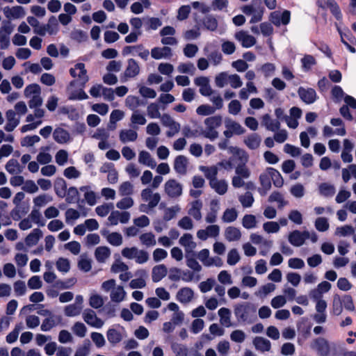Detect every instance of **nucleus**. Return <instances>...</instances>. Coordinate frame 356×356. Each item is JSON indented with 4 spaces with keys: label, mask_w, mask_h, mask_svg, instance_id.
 Listing matches in <instances>:
<instances>
[{
    "label": "nucleus",
    "mask_w": 356,
    "mask_h": 356,
    "mask_svg": "<svg viewBox=\"0 0 356 356\" xmlns=\"http://www.w3.org/2000/svg\"><path fill=\"white\" fill-rule=\"evenodd\" d=\"M234 315L239 322L251 323L256 318V307L249 302L238 303L234 306Z\"/></svg>",
    "instance_id": "1"
},
{
    "label": "nucleus",
    "mask_w": 356,
    "mask_h": 356,
    "mask_svg": "<svg viewBox=\"0 0 356 356\" xmlns=\"http://www.w3.org/2000/svg\"><path fill=\"white\" fill-rule=\"evenodd\" d=\"M70 74L74 78L76 76L79 77L78 81H79V86L81 88H84L86 83L89 80V78L87 75V70L85 67V64L83 63H76L74 65V68H70Z\"/></svg>",
    "instance_id": "2"
},
{
    "label": "nucleus",
    "mask_w": 356,
    "mask_h": 356,
    "mask_svg": "<svg viewBox=\"0 0 356 356\" xmlns=\"http://www.w3.org/2000/svg\"><path fill=\"white\" fill-rule=\"evenodd\" d=\"M316 5L318 8L323 10L329 8L330 13L336 18L337 20L340 21L342 19L343 15L339 8V6L335 0H327L323 2L322 0H318Z\"/></svg>",
    "instance_id": "3"
},
{
    "label": "nucleus",
    "mask_w": 356,
    "mask_h": 356,
    "mask_svg": "<svg viewBox=\"0 0 356 356\" xmlns=\"http://www.w3.org/2000/svg\"><path fill=\"white\" fill-rule=\"evenodd\" d=\"M310 234L308 231L300 232L299 230H294L289 235V243L296 247L302 245L305 241L309 238Z\"/></svg>",
    "instance_id": "4"
},
{
    "label": "nucleus",
    "mask_w": 356,
    "mask_h": 356,
    "mask_svg": "<svg viewBox=\"0 0 356 356\" xmlns=\"http://www.w3.org/2000/svg\"><path fill=\"white\" fill-rule=\"evenodd\" d=\"M312 348L315 349L319 356H330L331 348L327 339L318 337L314 340Z\"/></svg>",
    "instance_id": "5"
},
{
    "label": "nucleus",
    "mask_w": 356,
    "mask_h": 356,
    "mask_svg": "<svg viewBox=\"0 0 356 356\" xmlns=\"http://www.w3.org/2000/svg\"><path fill=\"white\" fill-rule=\"evenodd\" d=\"M165 191L169 197H177L182 194V186L175 179H169L165 184Z\"/></svg>",
    "instance_id": "6"
},
{
    "label": "nucleus",
    "mask_w": 356,
    "mask_h": 356,
    "mask_svg": "<svg viewBox=\"0 0 356 356\" xmlns=\"http://www.w3.org/2000/svg\"><path fill=\"white\" fill-rule=\"evenodd\" d=\"M83 317L84 321L92 327L100 328L104 325V321L98 318L95 312L90 309L84 311Z\"/></svg>",
    "instance_id": "7"
},
{
    "label": "nucleus",
    "mask_w": 356,
    "mask_h": 356,
    "mask_svg": "<svg viewBox=\"0 0 356 356\" xmlns=\"http://www.w3.org/2000/svg\"><path fill=\"white\" fill-rule=\"evenodd\" d=\"M298 94L302 102L307 104L314 103L316 99V92L313 88L305 89L300 87L298 90Z\"/></svg>",
    "instance_id": "8"
},
{
    "label": "nucleus",
    "mask_w": 356,
    "mask_h": 356,
    "mask_svg": "<svg viewBox=\"0 0 356 356\" xmlns=\"http://www.w3.org/2000/svg\"><path fill=\"white\" fill-rule=\"evenodd\" d=\"M54 140L59 144H64L71 140L70 134L68 131L61 127H57L53 132Z\"/></svg>",
    "instance_id": "9"
},
{
    "label": "nucleus",
    "mask_w": 356,
    "mask_h": 356,
    "mask_svg": "<svg viewBox=\"0 0 356 356\" xmlns=\"http://www.w3.org/2000/svg\"><path fill=\"white\" fill-rule=\"evenodd\" d=\"M188 159L184 155L177 156L174 161V169L177 173L184 175L187 172Z\"/></svg>",
    "instance_id": "10"
},
{
    "label": "nucleus",
    "mask_w": 356,
    "mask_h": 356,
    "mask_svg": "<svg viewBox=\"0 0 356 356\" xmlns=\"http://www.w3.org/2000/svg\"><path fill=\"white\" fill-rule=\"evenodd\" d=\"M16 113L15 112L10 109L6 111V116L7 118V122L4 127V129L10 132L13 131L15 127L19 124V120L15 118Z\"/></svg>",
    "instance_id": "11"
},
{
    "label": "nucleus",
    "mask_w": 356,
    "mask_h": 356,
    "mask_svg": "<svg viewBox=\"0 0 356 356\" xmlns=\"http://www.w3.org/2000/svg\"><path fill=\"white\" fill-rule=\"evenodd\" d=\"M140 72V67L137 61L134 58H129L127 60V66L124 71V75L129 78H133L137 76Z\"/></svg>",
    "instance_id": "12"
},
{
    "label": "nucleus",
    "mask_w": 356,
    "mask_h": 356,
    "mask_svg": "<svg viewBox=\"0 0 356 356\" xmlns=\"http://www.w3.org/2000/svg\"><path fill=\"white\" fill-rule=\"evenodd\" d=\"M194 292L189 287H183L177 293V299L181 303H188L193 298Z\"/></svg>",
    "instance_id": "13"
},
{
    "label": "nucleus",
    "mask_w": 356,
    "mask_h": 356,
    "mask_svg": "<svg viewBox=\"0 0 356 356\" xmlns=\"http://www.w3.org/2000/svg\"><path fill=\"white\" fill-rule=\"evenodd\" d=\"M168 270L164 264L155 266L152 268V279L154 282H159L167 275Z\"/></svg>",
    "instance_id": "14"
},
{
    "label": "nucleus",
    "mask_w": 356,
    "mask_h": 356,
    "mask_svg": "<svg viewBox=\"0 0 356 356\" xmlns=\"http://www.w3.org/2000/svg\"><path fill=\"white\" fill-rule=\"evenodd\" d=\"M266 172L268 173L275 187L280 188L283 186V177L277 170L272 167H268L266 168Z\"/></svg>",
    "instance_id": "15"
},
{
    "label": "nucleus",
    "mask_w": 356,
    "mask_h": 356,
    "mask_svg": "<svg viewBox=\"0 0 356 356\" xmlns=\"http://www.w3.org/2000/svg\"><path fill=\"white\" fill-rule=\"evenodd\" d=\"M262 123L268 130L271 131H276L280 128V122L278 120H272L268 113L263 115Z\"/></svg>",
    "instance_id": "16"
},
{
    "label": "nucleus",
    "mask_w": 356,
    "mask_h": 356,
    "mask_svg": "<svg viewBox=\"0 0 356 356\" xmlns=\"http://www.w3.org/2000/svg\"><path fill=\"white\" fill-rule=\"evenodd\" d=\"M106 337L108 342L112 346H115L119 343L123 339L120 332L114 327H110L106 332Z\"/></svg>",
    "instance_id": "17"
},
{
    "label": "nucleus",
    "mask_w": 356,
    "mask_h": 356,
    "mask_svg": "<svg viewBox=\"0 0 356 356\" xmlns=\"http://www.w3.org/2000/svg\"><path fill=\"white\" fill-rule=\"evenodd\" d=\"M42 236V232L40 229H33L32 232L26 236L24 240L25 243L29 247L35 245Z\"/></svg>",
    "instance_id": "18"
},
{
    "label": "nucleus",
    "mask_w": 356,
    "mask_h": 356,
    "mask_svg": "<svg viewBox=\"0 0 356 356\" xmlns=\"http://www.w3.org/2000/svg\"><path fill=\"white\" fill-rule=\"evenodd\" d=\"M54 191L59 197H64L67 192V184L62 177H58L54 181Z\"/></svg>",
    "instance_id": "19"
},
{
    "label": "nucleus",
    "mask_w": 356,
    "mask_h": 356,
    "mask_svg": "<svg viewBox=\"0 0 356 356\" xmlns=\"http://www.w3.org/2000/svg\"><path fill=\"white\" fill-rule=\"evenodd\" d=\"M253 343L257 350L262 352L269 351L271 348L270 341L261 337H256L253 340Z\"/></svg>",
    "instance_id": "20"
},
{
    "label": "nucleus",
    "mask_w": 356,
    "mask_h": 356,
    "mask_svg": "<svg viewBox=\"0 0 356 356\" xmlns=\"http://www.w3.org/2000/svg\"><path fill=\"white\" fill-rule=\"evenodd\" d=\"M138 138V134L132 129H122L120 133V140L122 143L134 142Z\"/></svg>",
    "instance_id": "21"
},
{
    "label": "nucleus",
    "mask_w": 356,
    "mask_h": 356,
    "mask_svg": "<svg viewBox=\"0 0 356 356\" xmlns=\"http://www.w3.org/2000/svg\"><path fill=\"white\" fill-rule=\"evenodd\" d=\"M138 161L140 163L150 167L152 169L156 165L154 159H152L150 154L146 151H141L139 153Z\"/></svg>",
    "instance_id": "22"
},
{
    "label": "nucleus",
    "mask_w": 356,
    "mask_h": 356,
    "mask_svg": "<svg viewBox=\"0 0 356 356\" xmlns=\"http://www.w3.org/2000/svg\"><path fill=\"white\" fill-rule=\"evenodd\" d=\"M225 235L228 241H238L241 237L240 229L232 226L226 228Z\"/></svg>",
    "instance_id": "23"
},
{
    "label": "nucleus",
    "mask_w": 356,
    "mask_h": 356,
    "mask_svg": "<svg viewBox=\"0 0 356 356\" xmlns=\"http://www.w3.org/2000/svg\"><path fill=\"white\" fill-rule=\"evenodd\" d=\"M202 202L201 200H197L193 201L191 208L188 210V214L192 216L196 220H200L202 218Z\"/></svg>",
    "instance_id": "24"
},
{
    "label": "nucleus",
    "mask_w": 356,
    "mask_h": 356,
    "mask_svg": "<svg viewBox=\"0 0 356 356\" xmlns=\"http://www.w3.org/2000/svg\"><path fill=\"white\" fill-rule=\"evenodd\" d=\"M111 255V250L106 246H99L96 248L95 256L97 261L104 262Z\"/></svg>",
    "instance_id": "25"
},
{
    "label": "nucleus",
    "mask_w": 356,
    "mask_h": 356,
    "mask_svg": "<svg viewBox=\"0 0 356 356\" xmlns=\"http://www.w3.org/2000/svg\"><path fill=\"white\" fill-rule=\"evenodd\" d=\"M209 185L219 195H224L227 191V184L225 180H211Z\"/></svg>",
    "instance_id": "26"
},
{
    "label": "nucleus",
    "mask_w": 356,
    "mask_h": 356,
    "mask_svg": "<svg viewBox=\"0 0 356 356\" xmlns=\"http://www.w3.org/2000/svg\"><path fill=\"white\" fill-rule=\"evenodd\" d=\"M204 27L211 31H214L218 27V21L215 17L211 15H207L202 19Z\"/></svg>",
    "instance_id": "27"
},
{
    "label": "nucleus",
    "mask_w": 356,
    "mask_h": 356,
    "mask_svg": "<svg viewBox=\"0 0 356 356\" xmlns=\"http://www.w3.org/2000/svg\"><path fill=\"white\" fill-rule=\"evenodd\" d=\"M225 127L236 135H241L245 132V129L239 123L229 119L225 121Z\"/></svg>",
    "instance_id": "28"
},
{
    "label": "nucleus",
    "mask_w": 356,
    "mask_h": 356,
    "mask_svg": "<svg viewBox=\"0 0 356 356\" xmlns=\"http://www.w3.org/2000/svg\"><path fill=\"white\" fill-rule=\"evenodd\" d=\"M179 243L186 248V252L188 249L193 250L196 247V243L193 241V236L191 234H184L179 239Z\"/></svg>",
    "instance_id": "29"
},
{
    "label": "nucleus",
    "mask_w": 356,
    "mask_h": 356,
    "mask_svg": "<svg viewBox=\"0 0 356 356\" xmlns=\"http://www.w3.org/2000/svg\"><path fill=\"white\" fill-rule=\"evenodd\" d=\"M259 181L263 188V192L260 191L261 195H266V192L271 188V181L268 173H262L259 176Z\"/></svg>",
    "instance_id": "30"
},
{
    "label": "nucleus",
    "mask_w": 356,
    "mask_h": 356,
    "mask_svg": "<svg viewBox=\"0 0 356 356\" xmlns=\"http://www.w3.org/2000/svg\"><path fill=\"white\" fill-rule=\"evenodd\" d=\"M319 193L324 197H332L335 193V188L327 183H322L318 186Z\"/></svg>",
    "instance_id": "31"
},
{
    "label": "nucleus",
    "mask_w": 356,
    "mask_h": 356,
    "mask_svg": "<svg viewBox=\"0 0 356 356\" xmlns=\"http://www.w3.org/2000/svg\"><path fill=\"white\" fill-rule=\"evenodd\" d=\"M261 143V138L257 134H253L248 136L245 140V143L250 149H256L259 147Z\"/></svg>",
    "instance_id": "32"
},
{
    "label": "nucleus",
    "mask_w": 356,
    "mask_h": 356,
    "mask_svg": "<svg viewBox=\"0 0 356 356\" xmlns=\"http://www.w3.org/2000/svg\"><path fill=\"white\" fill-rule=\"evenodd\" d=\"M204 122L207 127H211V129L212 128L217 129L221 126V124L222 123V118L219 115H214V116L207 118L204 120Z\"/></svg>",
    "instance_id": "33"
},
{
    "label": "nucleus",
    "mask_w": 356,
    "mask_h": 356,
    "mask_svg": "<svg viewBox=\"0 0 356 356\" xmlns=\"http://www.w3.org/2000/svg\"><path fill=\"white\" fill-rule=\"evenodd\" d=\"M211 211L209 212L206 216V221L208 223H213L216 220L217 209L218 202L216 200H212L211 201Z\"/></svg>",
    "instance_id": "34"
},
{
    "label": "nucleus",
    "mask_w": 356,
    "mask_h": 356,
    "mask_svg": "<svg viewBox=\"0 0 356 356\" xmlns=\"http://www.w3.org/2000/svg\"><path fill=\"white\" fill-rule=\"evenodd\" d=\"M343 312V304L341 297L338 294L333 296L332 301V313L336 316L340 315Z\"/></svg>",
    "instance_id": "35"
},
{
    "label": "nucleus",
    "mask_w": 356,
    "mask_h": 356,
    "mask_svg": "<svg viewBox=\"0 0 356 356\" xmlns=\"http://www.w3.org/2000/svg\"><path fill=\"white\" fill-rule=\"evenodd\" d=\"M230 310L226 307H222L218 310V315L220 318L222 324L225 325L227 327L230 326Z\"/></svg>",
    "instance_id": "36"
},
{
    "label": "nucleus",
    "mask_w": 356,
    "mask_h": 356,
    "mask_svg": "<svg viewBox=\"0 0 356 356\" xmlns=\"http://www.w3.org/2000/svg\"><path fill=\"white\" fill-rule=\"evenodd\" d=\"M126 293L122 286H119L115 290L111 293V300L115 302H120L124 298Z\"/></svg>",
    "instance_id": "37"
},
{
    "label": "nucleus",
    "mask_w": 356,
    "mask_h": 356,
    "mask_svg": "<svg viewBox=\"0 0 356 356\" xmlns=\"http://www.w3.org/2000/svg\"><path fill=\"white\" fill-rule=\"evenodd\" d=\"M200 170L204 172L205 177L209 179V181L217 179L218 168L216 166H202Z\"/></svg>",
    "instance_id": "38"
},
{
    "label": "nucleus",
    "mask_w": 356,
    "mask_h": 356,
    "mask_svg": "<svg viewBox=\"0 0 356 356\" xmlns=\"http://www.w3.org/2000/svg\"><path fill=\"white\" fill-rule=\"evenodd\" d=\"M79 191L74 186H71L68 188L66 201L67 203H74L79 201Z\"/></svg>",
    "instance_id": "39"
},
{
    "label": "nucleus",
    "mask_w": 356,
    "mask_h": 356,
    "mask_svg": "<svg viewBox=\"0 0 356 356\" xmlns=\"http://www.w3.org/2000/svg\"><path fill=\"white\" fill-rule=\"evenodd\" d=\"M47 29V32L49 35H55L58 31V23L54 16H51L48 20V23L45 24Z\"/></svg>",
    "instance_id": "40"
},
{
    "label": "nucleus",
    "mask_w": 356,
    "mask_h": 356,
    "mask_svg": "<svg viewBox=\"0 0 356 356\" xmlns=\"http://www.w3.org/2000/svg\"><path fill=\"white\" fill-rule=\"evenodd\" d=\"M242 225L246 229H252L256 227V218L252 214H245L242 220Z\"/></svg>",
    "instance_id": "41"
},
{
    "label": "nucleus",
    "mask_w": 356,
    "mask_h": 356,
    "mask_svg": "<svg viewBox=\"0 0 356 356\" xmlns=\"http://www.w3.org/2000/svg\"><path fill=\"white\" fill-rule=\"evenodd\" d=\"M71 38L78 42H86L88 39V36L86 32L84 31L77 29L72 31Z\"/></svg>",
    "instance_id": "42"
},
{
    "label": "nucleus",
    "mask_w": 356,
    "mask_h": 356,
    "mask_svg": "<svg viewBox=\"0 0 356 356\" xmlns=\"http://www.w3.org/2000/svg\"><path fill=\"white\" fill-rule=\"evenodd\" d=\"M192 252V257H189L186 254V265L193 270L200 272L202 270V266L199 264L196 259L195 258V253Z\"/></svg>",
    "instance_id": "43"
},
{
    "label": "nucleus",
    "mask_w": 356,
    "mask_h": 356,
    "mask_svg": "<svg viewBox=\"0 0 356 356\" xmlns=\"http://www.w3.org/2000/svg\"><path fill=\"white\" fill-rule=\"evenodd\" d=\"M216 111V108L209 104H202L199 106L196 112L200 115L207 116L210 115Z\"/></svg>",
    "instance_id": "44"
},
{
    "label": "nucleus",
    "mask_w": 356,
    "mask_h": 356,
    "mask_svg": "<svg viewBox=\"0 0 356 356\" xmlns=\"http://www.w3.org/2000/svg\"><path fill=\"white\" fill-rule=\"evenodd\" d=\"M29 218L31 221L40 227H43L45 225V221L42 219V215L38 209H33L29 215Z\"/></svg>",
    "instance_id": "45"
},
{
    "label": "nucleus",
    "mask_w": 356,
    "mask_h": 356,
    "mask_svg": "<svg viewBox=\"0 0 356 356\" xmlns=\"http://www.w3.org/2000/svg\"><path fill=\"white\" fill-rule=\"evenodd\" d=\"M258 1L259 6L257 8L256 12L253 13V15L250 20V24L259 22L262 19L265 8L261 5V0H258Z\"/></svg>",
    "instance_id": "46"
},
{
    "label": "nucleus",
    "mask_w": 356,
    "mask_h": 356,
    "mask_svg": "<svg viewBox=\"0 0 356 356\" xmlns=\"http://www.w3.org/2000/svg\"><path fill=\"white\" fill-rule=\"evenodd\" d=\"M140 240L147 246H153L156 244L155 236L152 232L142 234Z\"/></svg>",
    "instance_id": "47"
},
{
    "label": "nucleus",
    "mask_w": 356,
    "mask_h": 356,
    "mask_svg": "<svg viewBox=\"0 0 356 356\" xmlns=\"http://www.w3.org/2000/svg\"><path fill=\"white\" fill-rule=\"evenodd\" d=\"M237 211L234 208L227 209L222 216V220L225 222H232L237 218Z\"/></svg>",
    "instance_id": "48"
},
{
    "label": "nucleus",
    "mask_w": 356,
    "mask_h": 356,
    "mask_svg": "<svg viewBox=\"0 0 356 356\" xmlns=\"http://www.w3.org/2000/svg\"><path fill=\"white\" fill-rule=\"evenodd\" d=\"M108 242L114 246H119L122 243V236L118 232H112L107 236Z\"/></svg>",
    "instance_id": "49"
},
{
    "label": "nucleus",
    "mask_w": 356,
    "mask_h": 356,
    "mask_svg": "<svg viewBox=\"0 0 356 356\" xmlns=\"http://www.w3.org/2000/svg\"><path fill=\"white\" fill-rule=\"evenodd\" d=\"M239 201L243 207L248 208L252 207L254 199L252 194L248 191L239 197Z\"/></svg>",
    "instance_id": "50"
},
{
    "label": "nucleus",
    "mask_w": 356,
    "mask_h": 356,
    "mask_svg": "<svg viewBox=\"0 0 356 356\" xmlns=\"http://www.w3.org/2000/svg\"><path fill=\"white\" fill-rule=\"evenodd\" d=\"M301 63L305 71H309L312 67L316 64V60L312 55H305L302 59Z\"/></svg>",
    "instance_id": "51"
},
{
    "label": "nucleus",
    "mask_w": 356,
    "mask_h": 356,
    "mask_svg": "<svg viewBox=\"0 0 356 356\" xmlns=\"http://www.w3.org/2000/svg\"><path fill=\"white\" fill-rule=\"evenodd\" d=\"M56 268L60 272H68L70 268V261L67 259L60 257L56 261Z\"/></svg>",
    "instance_id": "52"
},
{
    "label": "nucleus",
    "mask_w": 356,
    "mask_h": 356,
    "mask_svg": "<svg viewBox=\"0 0 356 356\" xmlns=\"http://www.w3.org/2000/svg\"><path fill=\"white\" fill-rule=\"evenodd\" d=\"M81 307L75 304L67 305L65 307V314L67 316H75L81 313Z\"/></svg>",
    "instance_id": "53"
},
{
    "label": "nucleus",
    "mask_w": 356,
    "mask_h": 356,
    "mask_svg": "<svg viewBox=\"0 0 356 356\" xmlns=\"http://www.w3.org/2000/svg\"><path fill=\"white\" fill-rule=\"evenodd\" d=\"M341 299L342 301L343 306L346 310L349 312L355 311L353 300L350 295L346 294L342 298H341Z\"/></svg>",
    "instance_id": "54"
},
{
    "label": "nucleus",
    "mask_w": 356,
    "mask_h": 356,
    "mask_svg": "<svg viewBox=\"0 0 356 356\" xmlns=\"http://www.w3.org/2000/svg\"><path fill=\"white\" fill-rule=\"evenodd\" d=\"M120 194L122 196L133 193V185L129 181L122 182L119 187Z\"/></svg>",
    "instance_id": "55"
},
{
    "label": "nucleus",
    "mask_w": 356,
    "mask_h": 356,
    "mask_svg": "<svg viewBox=\"0 0 356 356\" xmlns=\"http://www.w3.org/2000/svg\"><path fill=\"white\" fill-rule=\"evenodd\" d=\"M315 227L319 232H325L329 229V223L327 218H318L315 221Z\"/></svg>",
    "instance_id": "56"
},
{
    "label": "nucleus",
    "mask_w": 356,
    "mask_h": 356,
    "mask_svg": "<svg viewBox=\"0 0 356 356\" xmlns=\"http://www.w3.org/2000/svg\"><path fill=\"white\" fill-rule=\"evenodd\" d=\"M240 260V256L236 249H232L227 254V262L230 266H234Z\"/></svg>",
    "instance_id": "57"
},
{
    "label": "nucleus",
    "mask_w": 356,
    "mask_h": 356,
    "mask_svg": "<svg viewBox=\"0 0 356 356\" xmlns=\"http://www.w3.org/2000/svg\"><path fill=\"white\" fill-rule=\"evenodd\" d=\"M147 114L151 118H159L161 117L159 105L156 103H151L147 106Z\"/></svg>",
    "instance_id": "58"
},
{
    "label": "nucleus",
    "mask_w": 356,
    "mask_h": 356,
    "mask_svg": "<svg viewBox=\"0 0 356 356\" xmlns=\"http://www.w3.org/2000/svg\"><path fill=\"white\" fill-rule=\"evenodd\" d=\"M73 331L76 336L83 337L86 334L87 329L83 323L76 322L73 326Z\"/></svg>",
    "instance_id": "59"
},
{
    "label": "nucleus",
    "mask_w": 356,
    "mask_h": 356,
    "mask_svg": "<svg viewBox=\"0 0 356 356\" xmlns=\"http://www.w3.org/2000/svg\"><path fill=\"white\" fill-rule=\"evenodd\" d=\"M133 204V199L130 197H125L116 204V207L120 209H127L131 207Z\"/></svg>",
    "instance_id": "60"
},
{
    "label": "nucleus",
    "mask_w": 356,
    "mask_h": 356,
    "mask_svg": "<svg viewBox=\"0 0 356 356\" xmlns=\"http://www.w3.org/2000/svg\"><path fill=\"white\" fill-rule=\"evenodd\" d=\"M263 228L268 233H276L280 230V225L277 222L269 221L264 224Z\"/></svg>",
    "instance_id": "61"
},
{
    "label": "nucleus",
    "mask_w": 356,
    "mask_h": 356,
    "mask_svg": "<svg viewBox=\"0 0 356 356\" xmlns=\"http://www.w3.org/2000/svg\"><path fill=\"white\" fill-rule=\"evenodd\" d=\"M90 305L95 309H99L104 305L102 298L99 295H92L89 300Z\"/></svg>",
    "instance_id": "62"
},
{
    "label": "nucleus",
    "mask_w": 356,
    "mask_h": 356,
    "mask_svg": "<svg viewBox=\"0 0 356 356\" xmlns=\"http://www.w3.org/2000/svg\"><path fill=\"white\" fill-rule=\"evenodd\" d=\"M41 89L38 84L32 83L26 87L24 90V95L29 96L31 94L33 95H38L40 94Z\"/></svg>",
    "instance_id": "63"
},
{
    "label": "nucleus",
    "mask_w": 356,
    "mask_h": 356,
    "mask_svg": "<svg viewBox=\"0 0 356 356\" xmlns=\"http://www.w3.org/2000/svg\"><path fill=\"white\" fill-rule=\"evenodd\" d=\"M172 350L176 354V356H187L188 355V348L181 344H172Z\"/></svg>",
    "instance_id": "64"
}]
</instances>
